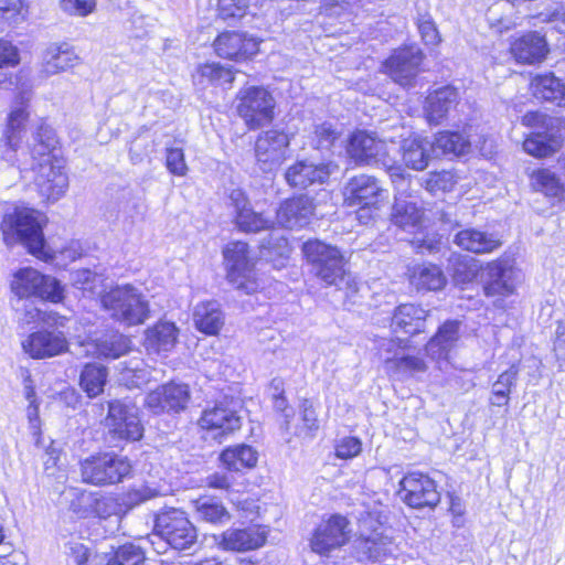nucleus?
Here are the masks:
<instances>
[{
  "label": "nucleus",
  "mask_w": 565,
  "mask_h": 565,
  "mask_svg": "<svg viewBox=\"0 0 565 565\" xmlns=\"http://www.w3.org/2000/svg\"><path fill=\"white\" fill-rule=\"evenodd\" d=\"M55 137L47 127H40L34 136V143L26 157L28 168L20 171L32 170L34 183L42 198L55 202L66 193L68 189V177L65 167L54 153Z\"/></svg>",
  "instance_id": "nucleus-1"
},
{
  "label": "nucleus",
  "mask_w": 565,
  "mask_h": 565,
  "mask_svg": "<svg viewBox=\"0 0 565 565\" xmlns=\"http://www.w3.org/2000/svg\"><path fill=\"white\" fill-rule=\"evenodd\" d=\"M302 253L313 275L327 286L345 288L349 294L359 291L358 281L347 271L344 255L338 247L319 239H310L302 245Z\"/></svg>",
  "instance_id": "nucleus-2"
},
{
  "label": "nucleus",
  "mask_w": 565,
  "mask_h": 565,
  "mask_svg": "<svg viewBox=\"0 0 565 565\" xmlns=\"http://www.w3.org/2000/svg\"><path fill=\"white\" fill-rule=\"evenodd\" d=\"M40 218L41 214L28 206H15L13 211L7 212L0 224L6 245L11 246L20 242L38 258L51 257L45 249Z\"/></svg>",
  "instance_id": "nucleus-3"
},
{
  "label": "nucleus",
  "mask_w": 565,
  "mask_h": 565,
  "mask_svg": "<svg viewBox=\"0 0 565 565\" xmlns=\"http://www.w3.org/2000/svg\"><path fill=\"white\" fill-rule=\"evenodd\" d=\"M100 302L114 320L129 327L141 324L149 318L148 300L130 284L113 287L102 295Z\"/></svg>",
  "instance_id": "nucleus-4"
},
{
  "label": "nucleus",
  "mask_w": 565,
  "mask_h": 565,
  "mask_svg": "<svg viewBox=\"0 0 565 565\" xmlns=\"http://www.w3.org/2000/svg\"><path fill=\"white\" fill-rule=\"evenodd\" d=\"M31 98L30 92H21L14 102V106L8 115L7 126L0 139V157L2 160L11 166H17L19 169H26V157L21 151L22 134L25 129V124L29 120V113L26 110V103Z\"/></svg>",
  "instance_id": "nucleus-5"
},
{
  "label": "nucleus",
  "mask_w": 565,
  "mask_h": 565,
  "mask_svg": "<svg viewBox=\"0 0 565 565\" xmlns=\"http://www.w3.org/2000/svg\"><path fill=\"white\" fill-rule=\"evenodd\" d=\"M79 471L84 483L105 487L121 482L130 473L131 463L127 457L100 452L83 459Z\"/></svg>",
  "instance_id": "nucleus-6"
},
{
  "label": "nucleus",
  "mask_w": 565,
  "mask_h": 565,
  "mask_svg": "<svg viewBox=\"0 0 565 565\" xmlns=\"http://www.w3.org/2000/svg\"><path fill=\"white\" fill-rule=\"evenodd\" d=\"M104 425L107 436L115 446L119 441H136L143 435L138 408L131 402L115 399L108 402Z\"/></svg>",
  "instance_id": "nucleus-7"
},
{
  "label": "nucleus",
  "mask_w": 565,
  "mask_h": 565,
  "mask_svg": "<svg viewBox=\"0 0 565 565\" xmlns=\"http://www.w3.org/2000/svg\"><path fill=\"white\" fill-rule=\"evenodd\" d=\"M228 281L238 290L253 294L258 289L255 278L254 262L247 243L237 241L228 243L223 249Z\"/></svg>",
  "instance_id": "nucleus-8"
},
{
  "label": "nucleus",
  "mask_w": 565,
  "mask_h": 565,
  "mask_svg": "<svg viewBox=\"0 0 565 565\" xmlns=\"http://www.w3.org/2000/svg\"><path fill=\"white\" fill-rule=\"evenodd\" d=\"M11 289L19 298L35 296L55 303L64 298V288L56 278L31 267L21 268L13 275Z\"/></svg>",
  "instance_id": "nucleus-9"
},
{
  "label": "nucleus",
  "mask_w": 565,
  "mask_h": 565,
  "mask_svg": "<svg viewBox=\"0 0 565 565\" xmlns=\"http://www.w3.org/2000/svg\"><path fill=\"white\" fill-rule=\"evenodd\" d=\"M424 53L417 45L398 47L383 62L382 71L394 83L411 88L422 72Z\"/></svg>",
  "instance_id": "nucleus-10"
},
{
  "label": "nucleus",
  "mask_w": 565,
  "mask_h": 565,
  "mask_svg": "<svg viewBox=\"0 0 565 565\" xmlns=\"http://www.w3.org/2000/svg\"><path fill=\"white\" fill-rule=\"evenodd\" d=\"M237 113L250 129L259 128L274 118L275 100L271 94L259 86L239 90Z\"/></svg>",
  "instance_id": "nucleus-11"
},
{
  "label": "nucleus",
  "mask_w": 565,
  "mask_h": 565,
  "mask_svg": "<svg viewBox=\"0 0 565 565\" xmlns=\"http://www.w3.org/2000/svg\"><path fill=\"white\" fill-rule=\"evenodd\" d=\"M154 530L171 547L186 550L198 537L196 529L185 512L179 509H169L157 514Z\"/></svg>",
  "instance_id": "nucleus-12"
},
{
  "label": "nucleus",
  "mask_w": 565,
  "mask_h": 565,
  "mask_svg": "<svg viewBox=\"0 0 565 565\" xmlns=\"http://www.w3.org/2000/svg\"><path fill=\"white\" fill-rule=\"evenodd\" d=\"M289 136L278 129H269L258 135L255 141V158L263 172L277 170L286 160L289 150Z\"/></svg>",
  "instance_id": "nucleus-13"
},
{
  "label": "nucleus",
  "mask_w": 565,
  "mask_h": 565,
  "mask_svg": "<svg viewBox=\"0 0 565 565\" xmlns=\"http://www.w3.org/2000/svg\"><path fill=\"white\" fill-rule=\"evenodd\" d=\"M402 500L414 509L435 508L440 501L435 481L422 472H409L399 482Z\"/></svg>",
  "instance_id": "nucleus-14"
},
{
  "label": "nucleus",
  "mask_w": 565,
  "mask_h": 565,
  "mask_svg": "<svg viewBox=\"0 0 565 565\" xmlns=\"http://www.w3.org/2000/svg\"><path fill=\"white\" fill-rule=\"evenodd\" d=\"M483 292L487 297H508L514 294L520 280V270L509 258H498L487 264Z\"/></svg>",
  "instance_id": "nucleus-15"
},
{
  "label": "nucleus",
  "mask_w": 565,
  "mask_h": 565,
  "mask_svg": "<svg viewBox=\"0 0 565 565\" xmlns=\"http://www.w3.org/2000/svg\"><path fill=\"white\" fill-rule=\"evenodd\" d=\"M191 399L186 384L170 382L148 393L145 403L153 414H178L183 412Z\"/></svg>",
  "instance_id": "nucleus-16"
},
{
  "label": "nucleus",
  "mask_w": 565,
  "mask_h": 565,
  "mask_svg": "<svg viewBox=\"0 0 565 565\" xmlns=\"http://www.w3.org/2000/svg\"><path fill=\"white\" fill-rule=\"evenodd\" d=\"M349 521L341 515H332L321 522L310 540L312 552L328 555L331 551L343 546L350 540Z\"/></svg>",
  "instance_id": "nucleus-17"
},
{
  "label": "nucleus",
  "mask_w": 565,
  "mask_h": 565,
  "mask_svg": "<svg viewBox=\"0 0 565 565\" xmlns=\"http://www.w3.org/2000/svg\"><path fill=\"white\" fill-rule=\"evenodd\" d=\"M201 428L213 431L214 437H223L238 430L242 418L233 401H220L206 407L199 419Z\"/></svg>",
  "instance_id": "nucleus-18"
},
{
  "label": "nucleus",
  "mask_w": 565,
  "mask_h": 565,
  "mask_svg": "<svg viewBox=\"0 0 565 565\" xmlns=\"http://www.w3.org/2000/svg\"><path fill=\"white\" fill-rule=\"evenodd\" d=\"M387 140L394 143L392 138L376 139L375 136L366 131H356L350 138L348 153L360 164L377 162L386 164V157L388 154Z\"/></svg>",
  "instance_id": "nucleus-19"
},
{
  "label": "nucleus",
  "mask_w": 565,
  "mask_h": 565,
  "mask_svg": "<svg viewBox=\"0 0 565 565\" xmlns=\"http://www.w3.org/2000/svg\"><path fill=\"white\" fill-rule=\"evenodd\" d=\"M344 202L348 206H360L359 217L375 206L382 195V188L373 177L361 174L351 178L343 190Z\"/></svg>",
  "instance_id": "nucleus-20"
},
{
  "label": "nucleus",
  "mask_w": 565,
  "mask_h": 565,
  "mask_svg": "<svg viewBox=\"0 0 565 565\" xmlns=\"http://www.w3.org/2000/svg\"><path fill=\"white\" fill-rule=\"evenodd\" d=\"M380 515L373 518V513L360 519L361 548L370 558L380 561L394 552L392 539L384 534Z\"/></svg>",
  "instance_id": "nucleus-21"
},
{
  "label": "nucleus",
  "mask_w": 565,
  "mask_h": 565,
  "mask_svg": "<svg viewBox=\"0 0 565 565\" xmlns=\"http://www.w3.org/2000/svg\"><path fill=\"white\" fill-rule=\"evenodd\" d=\"M214 543L218 548L228 552H248L264 545L266 531L260 526L245 529L230 527L218 535H214Z\"/></svg>",
  "instance_id": "nucleus-22"
},
{
  "label": "nucleus",
  "mask_w": 565,
  "mask_h": 565,
  "mask_svg": "<svg viewBox=\"0 0 565 565\" xmlns=\"http://www.w3.org/2000/svg\"><path fill=\"white\" fill-rule=\"evenodd\" d=\"M234 206V223L245 233H257L273 227L274 221L263 213L256 212L241 190L232 191L230 195Z\"/></svg>",
  "instance_id": "nucleus-23"
},
{
  "label": "nucleus",
  "mask_w": 565,
  "mask_h": 565,
  "mask_svg": "<svg viewBox=\"0 0 565 565\" xmlns=\"http://www.w3.org/2000/svg\"><path fill=\"white\" fill-rule=\"evenodd\" d=\"M315 205L307 195H298L284 201L277 212V223L285 228H302L310 223Z\"/></svg>",
  "instance_id": "nucleus-24"
},
{
  "label": "nucleus",
  "mask_w": 565,
  "mask_h": 565,
  "mask_svg": "<svg viewBox=\"0 0 565 565\" xmlns=\"http://www.w3.org/2000/svg\"><path fill=\"white\" fill-rule=\"evenodd\" d=\"M258 42L252 36L239 32H224L214 41V50L220 57L244 60L258 52Z\"/></svg>",
  "instance_id": "nucleus-25"
},
{
  "label": "nucleus",
  "mask_w": 565,
  "mask_h": 565,
  "mask_svg": "<svg viewBox=\"0 0 565 565\" xmlns=\"http://www.w3.org/2000/svg\"><path fill=\"white\" fill-rule=\"evenodd\" d=\"M330 174L331 169L328 163L300 160L286 170L285 179L291 188L307 189L315 184H323Z\"/></svg>",
  "instance_id": "nucleus-26"
},
{
  "label": "nucleus",
  "mask_w": 565,
  "mask_h": 565,
  "mask_svg": "<svg viewBox=\"0 0 565 565\" xmlns=\"http://www.w3.org/2000/svg\"><path fill=\"white\" fill-rule=\"evenodd\" d=\"M23 351L32 359H46L67 350V341L62 332L38 331L22 341Z\"/></svg>",
  "instance_id": "nucleus-27"
},
{
  "label": "nucleus",
  "mask_w": 565,
  "mask_h": 565,
  "mask_svg": "<svg viewBox=\"0 0 565 565\" xmlns=\"http://www.w3.org/2000/svg\"><path fill=\"white\" fill-rule=\"evenodd\" d=\"M454 243L461 249L473 254H489L502 245L495 233H488L475 227L459 231L454 237Z\"/></svg>",
  "instance_id": "nucleus-28"
},
{
  "label": "nucleus",
  "mask_w": 565,
  "mask_h": 565,
  "mask_svg": "<svg viewBox=\"0 0 565 565\" xmlns=\"http://www.w3.org/2000/svg\"><path fill=\"white\" fill-rule=\"evenodd\" d=\"M79 64V56L67 43H53L43 54L42 70L46 76L66 72Z\"/></svg>",
  "instance_id": "nucleus-29"
},
{
  "label": "nucleus",
  "mask_w": 565,
  "mask_h": 565,
  "mask_svg": "<svg viewBox=\"0 0 565 565\" xmlns=\"http://www.w3.org/2000/svg\"><path fill=\"white\" fill-rule=\"evenodd\" d=\"M428 312L414 303L398 306L392 317L391 328L394 333L414 335L425 330Z\"/></svg>",
  "instance_id": "nucleus-30"
},
{
  "label": "nucleus",
  "mask_w": 565,
  "mask_h": 565,
  "mask_svg": "<svg viewBox=\"0 0 565 565\" xmlns=\"http://www.w3.org/2000/svg\"><path fill=\"white\" fill-rule=\"evenodd\" d=\"M458 92L451 86L440 87L428 94L424 105L425 116L430 125H438L458 102Z\"/></svg>",
  "instance_id": "nucleus-31"
},
{
  "label": "nucleus",
  "mask_w": 565,
  "mask_h": 565,
  "mask_svg": "<svg viewBox=\"0 0 565 565\" xmlns=\"http://www.w3.org/2000/svg\"><path fill=\"white\" fill-rule=\"evenodd\" d=\"M511 53L518 62L533 64L545 58L547 44L544 36L530 32L512 43Z\"/></svg>",
  "instance_id": "nucleus-32"
},
{
  "label": "nucleus",
  "mask_w": 565,
  "mask_h": 565,
  "mask_svg": "<svg viewBox=\"0 0 565 565\" xmlns=\"http://www.w3.org/2000/svg\"><path fill=\"white\" fill-rule=\"evenodd\" d=\"M433 143L419 136L404 138L401 146L402 158L406 167L423 171L428 166Z\"/></svg>",
  "instance_id": "nucleus-33"
},
{
  "label": "nucleus",
  "mask_w": 565,
  "mask_h": 565,
  "mask_svg": "<svg viewBox=\"0 0 565 565\" xmlns=\"http://www.w3.org/2000/svg\"><path fill=\"white\" fill-rule=\"evenodd\" d=\"M530 88L536 99L565 107V84L553 74L536 75Z\"/></svg>",
  "instance_id": "nucleus-34"
},
{
  "label": "nucleus",
  "mask_w": 565,
  "mask_h": 565,
  "mask_svg": "<svg viewBox=\"0 0 565 565\" xmlns=\"http://www.w3.org/2000/svg\"><path fill=\"white\" fill-rule=\"evenodd\" d=\"M195 328L207 335H215L224 324V315L218 302L214 300L199 302L193 311Z\"/></svg>",
  "instance_id": "nucleus-35"
},
{
  "label": "nucleus",
  "mask_w": 565,
  "mask_h": 565,
  "mask_svg": "<svg viewBox=\"0 0 565 565\" xmlns=\"http://www.w3.org/2000/svg\"><path fill=\"white\" fill-rule=\"evenodd\" d=\"M178 328L169 321H160L146 332V347L148 350L169 352L175 345Z\"/></svg>",
  "instance_id": "nucleus-36"
},
{
  "label": "nucleus",
  "mask_w": 565,
  "mask_h": 565,
  "mask_svg": "<svg viewBox=\"0 0 565 565\" xmlns=\"http://www.w3.org/2000/svg\"><path fill=\"white\" fill-rule=\"evenodd\" d=\"M409 282L417 290H439L447 282L444 271L434 264H423L414 267L409 276Z\"/></svg>",
  "instance_id": "nucleus-37"
},
{
  "label": "nucleus",
  "mask_w": 565,
  "mask_h": 565,
  "mask_svg": "<svg viewBox=\"0 0 565 565\" xmlns=\"http://www.w3.org/2000/svg\"><path fill=\"white\" fill-rule=\"evenodd\" d=\"M192 503L195 510V516L200 521L213 525H223L231 520V513L228 510L215 498L201 497Z\"/></svg>",
  "instance_id": "nucleus-38"
},
{
  "label": "nucleus",
  "mask_w": 565,
  "mask_h": 565,
  "mask_svg": "<svg viewBox=\"0 0 565 565\" xmlns=\"http://www.w3.org/2000/svg\"><path fill=\"white\" fill-rule=\"evenodd\" d=\"M459 323L447 321L438 330L437 334L427 343L426 350L435 359H446L449 350L458 340Z\"/></svg>",
  "instance_id": "nucleus-39"
},
{
  "label": "nucleus",
  "mask_w": 565,
  "mask_h": 565,
  "mask_svg": "<svg viewBox=\"0 0 565 565\" xmlns=\"http://www.w3.org/2000/svg\"><path fill=\"white\" fill-rule=\"evenodd\" d=\"M423 212L417 204L404 198L402 194L395 196V203L392 209V222L402 228H413L422 220Z\"/></svg>",
  "instance_id": "nucleus-40"
},
{
  "label": "nucleus",
  "mask_w": 565,
  "mask_h": 565,
  "mask_svg": "<svg viewBox=\"0 0 565 565\" xmlns=\"http://www.w3.org/2000/svg\"><path fill=\"white\" fill-rule=\"evenodd\" d=\"M220 459L222 463L232 471H241L245 468H253L258 460L257 451L247 445H238L225 449Z\"/></svg>",
  "instance_id": "nucleus-41"
},
{
  "label": "nucleus",
  "mask_w": 565,
  "mask_h": 565,
  "mask_svg": "<svg viewBox=\"0 0 565 565\" xmlns=\"http://www.w3.org/2000/svg\"><path fill=\"white\" fill-rule=\"evenodd\" d=\"M519 369L515 365L510 366L502 372L492 384L489 403L493 406H507L510 402L512 388L516 385Z\"/></svg>",
  "instance_id": "nucleus-42"
},
{
  "label": "nucleus",
  "mask_w": 565,
  "mask_h": 565,
  "mask_svg": "<svg viewBox=\"0 0 565 565\" xmlns=\"http://www.w3.org/2000/svg\"><path fill=\"white\" fill-rule=\"evenodd\" d=\"M531 186L545 196L558 198L565 193V183L550 169L534 170L530 175Z\"/></svg>",
  "instance_id": "nucleus-43"
},
{
  "label": "nucleus",
  "mask_w": 565,
  "mask_h": 565,
  "mask_svg": "<svg viewBox=\"0 0 565 565\" xmlns=\"http://www.w3.org/2000/svg\"><path fill=\"white\" fill-rule=\"evenodd\" d=\"M94 354L98 358L117 359L130 350V340L118 332L109 333L94 343Z\"/></svg>",
  "instance_id": "nucleus-44"
},
{
  "label": "nucleus",
  "mask_w": 565,
  "mask_h": 565,
  "mask_svg": "<svg viewBox=\"0 0 565 565\" xmlns=\"http://www.w3.org/2000/svg\"><path fill=\"white\" fill-rule=\"evenodd\" d=\"M559 147V139L547 132H533L523 142L524 151L536 158L548 157L556 152Z\"/></svg>",
  "instance_id": "nucleus-45"
},
{
  "label": "nucleus",
  "mask_w": 565,
  "mask_h": 565,
  "mask_svg": "<svg viewBox=\"0 0 565 565\" xmlns=\"http://www.w3.org/2000/svg\"><path fill=\"white\" fill-rule=\"evenodd\" d=\"M434 151L443 154L462 156L470 149V140L460 132L441 131L433 142Z\"/></svg>",
  "instance_id": "nucleus-46"
},
{
  "label": "nucleus",
  "mask_w": 565,
  "mask_h": 565,
  "mask_svg": "<svg viewBox=\"0 0 565 565\" xmlns=\"http://www.w3.org/2000/svg\"><path fill=\"white\" fill-rule=\"evenodd\" d=\"M107 379V370L97 364H87L79 377L81 387L89 397L97 396L104 390Z\"/></svg>",
  "instance_id": "nucleus-47"
},
{
  "label": "nucleus",
  "mask_w": 565,
  "mask_h": 565,
  "mask_svg": "<svg viewBox=\"0 0 565 565\" xmlns=\"http://www.w3.org/2000/svg\"><path fill=\"white\" fill-rule=\"evenodd\" d=\"M341 136V130L330 122L323 121L313 125L312 130L307 135L309 143L315 149H330Z\"/></svg>",
  "instance_id": "nucleus-48"
},
{
  "label": "nucleus",
  "mask_w": 565,
  "mask_h": 565,
  "mask_svg": "<svg viewBox=\"0 0 565 565\" xmlns=\"http://www.w3.org/2000/svg\"><path fill=\"white\" fill-rule=\"evenodd\" d=\"M385 364L387 370L405 374H416L426 371L425 361L415 355L402 358L385 356Z\"/></svg>",
  "instance_id": "nucleus-49"
},
{
  "label": "nucleus",
  "mask_w": 565,
  "mask_h": 565,
  "mask_svg": "<svg viewBox=\"0 0 565 565\" xmlns=\"http://www.w3.org/2000/svg\"><path fill=\"white\" fill-rule=\"evenodd\" d=\"M198 74L202 79L214 85L232 84L234 81V73L231 68L224 67L218 63H207L201 65Z\"/></svg>",
  "instance_id": "nucleus-50"
},
{
  "label": "nucleus",
  "mask_w": 565,
  "mask_h": 565,
  "mask_svg": "<svg viewBox=\"0 0 565 565\" xmlns=\"http://www.w3.org/2000/svg\"><path fill=\"white\" fill-rule=\"evenodd\" d=\"M145 561L142 547L132 543L119 546L107 565H140Z\"/></svg>",
  "instance_id": "nucleus-51"
},
{
  "label": "nucleus",
  "mask_w": 565,
  "mask_h": 565,
  "mask_svg": "<svg viewBox=\"0 0 565 565\" xmlns=\"http://www.w3.org/2000/svg\"><path fill=\"white\" fill-rule=\"evenodd\" d=\"M457 183L454 172L448 170L429 172L425 180V188L431 193L449 192Z\"/></svg>",
  "instance_id": "nucleus-52"
},
{
  "label": "nucleus",
  "mask_w": 565,
  "mask_h": 565,
  "mask_svg": "<svg viewBox=\"0 0 565 565\" xmlns=\"http://www.w3.org/2000/svg\"><path fill=\"white\" fill-rule=\"evenodd\" d=\"M72 282L76 288L83 290V292L88 294V296H94L98 294L102 279L92 270L83 268L72 273Z\"/></svg>",
  "instance_id": "nucleus-53"
},
{
  "label": "nucleus",
  "mask_w": 565,
  "mask_h": 565,
  "mask_svg": "<svg viewBox=\"0 0 565 565\" xmlns=\"http://www.w3.org/2000/svg\"><path fill=\"white\" fill-rule=\"evenodd\" d=\"M97 0H61V10L73 18H85L96 11Z\"/></svg>",
  "instance_id": "nucleus-54"
},
{
  "label": "nucleus",
  "mask_w": 565,
  "mask_h": 565,
  "mask_svg": "<svg viewBox=\"0 0 565 565\" xmlns=\"http://www.w3.org/2000/svg\"><path fill=\"white\" fill-rule=\"evenodd\" d=\"M83 502L87 503L93 513L99 518H107L115 510V502L111 498L97 495L93 492L82 494Z\"/></svg>",
  "instance_id": "nucleus-55"
},
{
  "label": "nucleus",
  "mask_w": 565,
  "mask_h": 565,
  "mask_svg": "<svg viewBox=\"0 0 565 565\" xmlns=\"http://www.w3.org/2000/svg\"><path fill=\"white\" fill-rule=\"evenodd\" d=\"M158 490L148 486L131 488L122 495V504L128 509H132L152 498L158 497Z\"/></svg>",
  "instance_id": "nucleus-56"
},
{
  "label": "nucleus",
  "mask_w": 565,
  "mask_h": 565,
  "mask_svg": "<svg viewBox=\"0 0 565 565\" xmlns=\"http://www.w3.org/2000/svg\"><path fill=\"white\" fill-rule=\"evenodd\" d=\"M249 4V0H218L217 12L223 20L242 18Z\"/></svg>",
  "instance_id": "nucleus-57"
},
{
  "label": "nucleus",
  "mask_w": 565,
  "mask_h": 565,
  "mask_svg": "<svg viewBox=\"0 0 565 565\" xmlns=\"http://www.w3.org/2000/svg\"><path fill=\"white\" fill-rule=\"evenodd\" d=\"M417 28L422 40L426 45H437L440 43L441 38L429 15L420 17L417 21Z\"/></svg>",
  "instance_id": "nucleus-58"
},
{
  "label": "nucleus",
  "mask_w": 565,
  "mask_h": 565,
  "mask_svg": "<svg viewBox=\"0 0 565 565\" xmlns=\"http://www.w3.org/2000/svg\"><path fill=\"white\" fill-rule=\"evenodd\" d=\"M167 169L175 175L183 177L188 171L184 153L181 148H168L166 156Z\"/></svg>",
  "instance_id": "nucleus-59"
},
{
  "label": "nucleus",
  "mask_w": 565,
  "mask_h": 565,
  "mask_svg": "<svg viewBox=\"0 0 565 565\" xmlns=\"http://www.w3.org/2000/svg\"><path fill=\"white\" fill-rule=\"evenodd\" d=\"M362 450V443L356 437H344L335 445V456L340 459L356 457Z\"/></svg>",
  "instance_id": "nucleus-60"
},
{
  "label": "nucleus",
  "mask_w": 565,
  "mask_h": 565,
  "mask_svg": "<svg viewBox=\"0 0 565 565\" xmlns=\"http://www.w3.org/2000/svg\"><path fill=\"white\" fill-rule=\"evenodd\" d=\"M20 63V51L10 41L0 40V68L15 67Z\"/></svg>",
  "instance_id": "nucleus-61"
},
{
  "label": "nucleus",
  "mask_w": 565,
  "mask_h": 565,
  "mask_svg": "<svg viewBox=\"0 0 565 565\" xmlns=\"http://www.w3.org/2000/svg\"><path fill=\"white\" fill-rule=\"evenodd\" d=\"M301 418L308 435L312 437L319 429V422L317 418V412L309 401H305L301 405Z\"/></svg>",
  "instance_id": "nucleus-62"
},
{
  "label": "nucleus",
  "mask_w": 565,
  "mask_h": 565,
  "mask_svg": "<svg viewBox=\"0 0 565 565\" xmlns=\"http://www.w3.org/2000/svg\"><path fill=\"white\" fill-rule=\"evenodd\" d=\"M402 341L395 339L380 338L376 340V348L380 358L385 362V356L395 358L397 349L401 347Z\"/></svg>",
  "instance_id": "nucleus-63"
},
{
  "label": "nucleus",
  "mask_w": 565,
  "mask_h": 565,
  "mask_svg": "<svg viewBox=\"0 0 565 565\" xmlns=\"http://www.w3.org/2000/svg\"><path fill=\"white\" fill-rule=\"evenodd\" d=\"M70 557L75 565L90 561L88 548L82 543H74L70 546Z\"/></svg>",
  "instance_id": "nucleus-64"
}]
</instances>
